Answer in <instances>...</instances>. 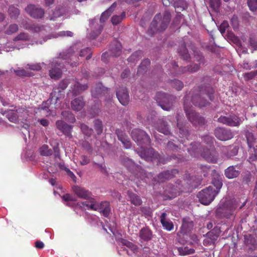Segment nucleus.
I'll return each mask as SVG.
<instances>
[{
  "mask_svg": "<svg viewBox=\"0 0 257 257\" xmlns=\"http://www.w3.org/2000/svg\"><path fill=\"white\" fill-rule=\"evenodd\" d=\"M108 89L105 87L101 83L97 84L91 91L93 97L97 98L108 93Z\"/></svg>",
  "mask_w": 257,
  "mask_h": 257,
  "instance_id": "obj_22",
  "label": "nucleus"
},
{
  "mask_svg": "<svg viewBox=\"0 0 257 257\" xmlns=\"http://www.w3.org/2000/svg\"><path fill=\"white\" fill-rule=\"evenodd\" d=\"M64 93L63 89L60 88H55L53 89L50 95L52 101L57 103L60 99L64 97Z\"/></svg>",
  "mask_w": 257,
  "mask_h": 257,
  "instance_id": "obj_28",
  "label": "nucleus"
},
{
  "mask_svg": "<svg viewBox=\"0 0 257 257\" xmlns=\"http://www.w3.org/2000/svg\"><path fill=\"white\" fill-rule=\"evenodd\" d=\"M139 237L142 241H150L153 238V232L148 227H143L139 231Z\"/></svg>",
  "mask_w": 257,
  "mask_h": 257,
  "instance_id": "obj_24",
  "label": "nucleus"
},
{
  "mask_svg": "<svg viewBox=\"0 0 257 257\" xmlns=\"http://www.w3.org/2000/svg\"><path fill=\"white\" fill-rule=\"evenodd\" d=\"M139 156L147 161L154 162L156 160L159 163L165 164L169 159H165L164 157L160 155L158 153L156 152L153 148L144 150L138 152ZM170 158L169 160H171Z\"/></svg>",
  "mask_w": 257,
  "mask_h": 257,
  "instance_id": "obj_5",
  "label": "nucleus"
},
{
  "mask_svg": "<svg viewBox=\"0 0 257 257\" xmlns=\"http://www.w3.org/2000/svg\"><path fill=\"white\" fill-rule=\"evenodd\" d=\"M62 115L63 117L65 118L71 122H73L75 120L74 115L69 111H63L62 112Z\"/></svg>",
  "mask_w": 257,
  "mask_h": 257,
  "instance_id": "obj_46",
  "label": "nucleus"
},
{
  "mask_svg": "<svg viewBox=\"0 0 257 257\" xmlns=\"http://www.w3.org/2000/svg\"><path fill=\"white\" fill-rule=\"evenodd\" d=\"M156 128L159 132L166 135L169 134L170 133L167 122L163 119L158 120Z\"/></svg>",
  "mask_w": 257,
  "mask_h": 257,
  "instance_id": "obj_29",
  "label": "nucleus"
},
{
  "mask_svg": "<svg viewBox=\"0 0 257 257\" xmlns=\"http://www.w3.org/2000/svg\"><path fill=\"white\" fill-rule=\"evenodd\" d=\"M199 69V65L197 64H194L188 66L187 67H184L181 68V71L182 73H185L186 72H195L198 71Z\"/></svg>",
  "mask_w": 257,
  "mask_h": 257,
  "instance_id": "obj_39",
  "label": "nucleus"
},
{
  "mask_svg": "<svg viewBox=\"0 0 257 257\" xmlns=\"http://www.w3.org/2000/svg\"><path fill=\"white\" fill-rule=\"evenodd\" d=\"M120 243L121 245L125 246L126 247L130 248L134 253L138 252V247L137 246L131 242H130L125 239H121L120 241Z\"/></svg>",
  "mask_w": 257,
  "mask_h": 257,
  "instance_id": "obj_38",
  "label": "nucleus"
},
{
  "mask_svg": "<svg viewBox=\"0 0 257 257\" xmlns=\"http://www.w3.org/2000/svg\"><path fill=\"white\" fill-rule=\"evenodd\" d=\"M217 195V190H215L213 186H209L200 191L197 197L201 203L209 204Z\"/></svg>",
  "mask_w": 257,
  "mask_h": 257,
  "instance_id": "obj_8",
  "label": "nucleus"
},
{
  "mask_svg": "<svg viewBox=\"0 0 257 257\" xmlns=\"http://www.w3.org/2000/svg\"><path fill=\"white\" fill-rule=\"evenodd\" d=\"M86 56V59L88 60L91 58V54L90 53V49L88 48L84 49L80 52L79 57H82Z\"/></svg>",
  "mask_w": 257,
  "mask_h": 257,
  "instance_id": "obj_52",
  "label": "nucleus"
},
{
  "mask_svg": "<svg viewBox=\"0 0 257 257\" xmlns=\"http://www.w3.org/2000/svg\"><path fill=\"white\" fill-rule=\"evenodd\" d=\"M245 137L250 154L248 161L250 162H253L257 160V136L247 131L245 133Z\"/></svg>",
  "mask_w": 257,
  "mask_h": 257,
  "instance_id": "obj_9",
  "label": "nucleus"
},
{
  "mask_svg": "<svg viewBox=\"0 0 257 257\" xmlns=\"http://www.w3.org/2000/svg\"><path fill=\"white\" fill-rule=\"evenodd\" d=\"M160 222L164 228L168 231L172 230L174 228L173 222L167 219V214L163 212L160 216Z\"/></svg>",
  "mask_w": 257,
  "mask_h": 257,
  "instance_id": "obj_27",
  "label": "nucleus"
},
{
  "mask_svg": "<svg viewBox=\"0 0 257 257\" xmlns=\"http://www.w3.org/2000/svg\"><path fill=\"white\" fill-rule=\"evenodd\" d=\"M82 147L89 152L92 150V148L91 145L87 141H83L81 143Z\"/></svg>",
  "mask_w": 257,
  "mask_h": 257,
  "instance_id": "obj_64",
  "label": "nucleus"
},
{
  "mask_svg": "<svg viewBox=\"0 0 257 257\" xmlns=\"http://www.w3.org/2000/svg\"><path fill=\"white\" fill-rule=\"evenodd\" d=\"M179 53L182 55L184 60H187L189 58V54L185 46L179 48Z\"/></svg>",
  "mask_w": 257,
  "mask_h": 257,
  "instance_id": "obj_51",
  "label": "nucleus"
},
{
  "mask_svg": "<svg viewBox=\"0 0 257 257\" xmlns=\"http://www.w3.org/2000/svg\"><path fill=\"white\" fill-rule=\"evenodd\" d=\"M122 162L123 165L130 171H134L135 168H138L132 160L129 158H124Z\"/></svg>",
  "mask_w": 257,
  "mask_h": 257,
  "instance_id": "obj_36",
  "label": "nucleus"
},
{
  "mask_svg": "<svg viewBox=\"0 0 257 257\" xmlns=\"http://www.w3.org/2000/svg\"><path fill=\"white\" fill-rule=\"evenodd\" d=\"M80 128L82 133L87 137H90L92 134L93 130L84 124H81Z\"/></svg>",
  "mask_w": 257,
  "mask_h": 257,
  "instance_id": "obj_45",
  "label": "nucleus"
},
{
  "mask_svg": "<svg viewBox=\"0 0 257 257\" xmlns=\"http://www.w3.org/2000/svg\"><path fill=\"white\" fill-rule=\"evenodd\" d=\"M102 29L103 26L99 25L95 32L93 31L89 34V37L92 39H95L100 34Z\"/></svg>",
  "mask_w": 257,
  "mask_h": 257,
  "instance_id": "obj_55",
  "label": "nucleus"
},
{
  "mask_svg": "<svg viewBox=\"0 0 257 257\" xmlns=\"http://www.w3.org/2000/svg\"><path fill=\"white\" fill-rule=\"evenodd\" d=\"M8 13L12 19H16L20 14V11L19 9L13 6L9 7Z\"/></svg>",
  "mask_w": 257,
  "mask_h": 257,
  "instance_id": "obj_41",
  "label": "nucleus"
},
{
  "mask_svg": "<svg viewBox=\"0 0 257 257\" xmlns=\"http://www.w3.org/2000/svg\"><path fill=\"white\" fill-rule=\"evenodd\" d=\"M57 128L61 131L65 136L71 138L72 137L71 132L72 127L68 125L62 120H57L56 122Z\"/></svg>",
  "mask_w": 257,
  "mask_h": 257,
  "instance_id": "obj_20",
  "label": "nucleus"
},
{
  "mask_svg": "<svg viewBox=\"0 0 257 257\" xmlns=\"http://www.w3.org/2000/svg\"><path fill=\"white\" fill-rule=\"evenodd\" d=\"M73 191L74 193L79 198L83 199L89 200V202L86 201V204H90L91 200H94L92 197L91 193L84 188L78 186H75L73 187Z\"/></svg>",
  "mask_w": 257,
  "mask_h": 257,
  "instance_id": "obj_16",
  "label": "nucleus"
},
{
  "mask_svg": "<svg viewBox=\"0 0 257 257\" xmlns=\"http://www.w3.org/2000/svg\"><path fill=\"white\" fill-rule=\"evenodd\" d=\"M94 125L97 134H101L103 131L102 121L99 119H96L94 121Z\"/></svg>",
  "mask_w": 257,
  "mask_h": 257,
  "instance_id": "obj_44",
  "label": "nucleus"
},
{
  "mask_svg": "<svg viewBox=\"0 0 257 257\" xmlns=\"http://www.w3.org/2000/svg\"><path fill=\"white\" fill-rule=\"evenodd\" d=\"M238 149L236 146H230L227 152V156L230 157L236 155L238 153Z\"/></svg>",
  "mask_w": 257,
  "mask_h": 257,
  "instance_id": "obj_50",
  "label": "nucleus"
},
{
  "mask_svg": "<svg viewBox=\"0 0 257 257\" xmlns=\"http://www.w3.org/2000/svg\"><path fill=\"white\" fill-rule=\"evenodd\" d=\"M142 52L141 51H138L133 53L128 59L127 60L130 62H135L137 61L140 57L142 56Z\"/></svg>",
  "mask_w": 257,
  "mask_h": 257,
  "instance_id": "obj_43",
  "label": "nucleus"
},
{
  "mask_svg": "<svg viewBox=\"0 0 257 257\" xmlns=\"http://www.w3.org/2000/svg\"><path fill=\"white\" fill-rule=\"evenodd\" d=\"M244 243L251 251L257 250V237L251 234H246L244 236Z\"/></svg>",
  "mask_w": 257,
  "mask_h": 257,
  "instance_id": "obj_21",
  "label": "nucleus"
},
{
  "mask_svg": "<svg viewBox=\"0 0 257 257\" xmlns=\"http://www.w3.org/2000/svg\"><path fill=\"white\" fill-rule=\"evenodd\" d=\"M39 152L41 155L44 156H51L53 153L52 150L49 149V147L47 145H44L40 148Z\"/></svg>",
  "mask_w": 257,
  "mask_h": 257,
  "instance_id": "obj_40",
  "label": "nucleus"
},
{
  "mask_svg": "<svg viewBox=\"0 0 257 257\" xmlns=\"http://www.w3.org/2000/svg\"><path fill=\"white\" fill-rule=\"evenodd\" d=\"M238 66L240 68H242L245 70H250L252 67H251V65H250V64H249L248 62L245 60L243 61L242 63H240L238 65Z\"/></svg>",
  "mask_w": 257,
  "mask_h": 257,
  "instance_id": "obj_62",
  "label": "nucleus"
},
{
  "mask_svg": "<svg viewBox=\"0 0 257 257\" xmlns=\"http://www.w3.org/2000/svg\"><path fill=\"white\" fill-rule=\"evenodd\" d=\"M177 127L179 129V133L181 136V137H186L188 134V131L185 127L183 126L179 122L177 123Z\"/></svg>",
  "mask_w": 257,
  "mask_h": 257,
  "instance_id": "obj_58",
  "label": "nucleus"
},
{
  "mask_svg": "<svg viewBox=\"0 0 257 257\" xmlns=\"http://www.w3.org/2000/svg\"><path fill=\"white\" fill-rule=\"evenodd\" d=\"M171 85L177 90H181L184 86V84L181 81L174 79L171 81Z\"/></svg>",
  "mask_w": 257,
  "mask_h": 257,
  "instance_id": "obj_47",
  "label": "nucleus"
},
{
  "mask_svg": "<svg viewBox=\"0 0 257 257\" xmlns=\"http://www.w3.org/2000/svg\"><path fill=\"white\" fill-rule=\"evenodd\" d=\"M257 75V70L251 71L243 74V78L245 81L250 80L254 78Z\"/></svg>",
  "mask_w": 257,
  "mask_h": 257,
  "instance_id": "obj_49",
  "label": "nucleus"
},
{
  "mask_svg": "<svg viewBox=\"0 0 257 257\" xmlns=\"http://www.w3.org/2000/svg\"><path fill=\"white\" fill-rule=\"evenodd\" d=\"M62 75V70L60 68H52L49 71V76L52 79H59Z\"/></svg>",
  "mask_w": 257,
  "mask_h": 257,
  "instance_id": "obj_35",
  "label": "nucleus"
},
{
  "mask_svg": "<svg viewBox=\"0 0 257 257\" xmlns=\"http://www.w3.org/2000/svg\"><path fill=\"white\" fill-rule=\"evenodd\" d=\"M212 186L215 190H217V194L219 193L220 189L221 188L222 186V182L219 179H214L212 181Z\"/></svg>",
  "mask_w": 257,
  "mask_h": 257,
  "instance_id": "obj_57",
  "label": "nucleus"
},
{
  "mask_svg": "<svg viewBox=\"0 0 257 257\" xmlns=\"http://www.w3.org/2000/svg\"><path fill=\"white\" fill-rule=\"evenodd\" d=\"M133 139L137 142L139 145H150L151 140L148 134L144 131L136 128L131 132Z\"/></svg>",
  "mask_w": 257,
  "mask_h": 257,
  "instance_id": "obj_11",
  "label": "nucleus"
},
{
  "mask_svg": "<svg viewBox=\"0 0 257 257\" xmlns=\"http://www.w3.org/2000/svg\"><path fill=\"white\" fill-rule=\"evenodd\" d=\"M125 17V12H122L120 15H115L111 18V22L113 25H117Z\"/></svg>",
  "mask_w": 257,
  "mask_h": 257,
  "instance_id": "obj_42",
  "label": "nucleus"
},
{
  "mask_svg": "<svg viewBox=\"0 0 257 257\" xmlns=\"http://www.w3.org/2000/svg\"><path fill=\"white\" fill-rule=\"evenodd\" d=\"M210 7L215 11H216L220 5V0H209Z\"/></svg>",
  "mask_w": 257,
  "mask_h": 257,
  "instance_id": "obj_54",
  "label": "nucleus"
},
{
  "mask_svg": "<svg viewBox=\"0 0 257 257\" xmlns=\"http://www.w3.org/2000/svg\"><path fill=\"white\" fill-rule=\"evenodd\" d=\"M116 95L118 100L123 105L127 104L130 98L128 91L125 87H119L116 90Z\"/></svg>",
  "mask_w": 257,
  "mask_h": 257,
  "instance_id": "obj_19",
  "label": "nucleus"
},
{
  "mask_svg": "<svg viewBox=\"0 0 257 257\" xmlns=\"http://www.w3.org/2000/svg\"><path fill=\"white\" fill-rule=\"evenodd\" d=\"M236 208V205L232 204L227 205L225 208L222 209L218 208L216 210V215L219 217L229 218L233 215L234 212Z\"/></svg>",
  "mask_w": 257,
  "mask_h": 257,
  "instance_id": "obj_15",
  "label": "nucleus"
},
{
  "mask_svg": "<svg viewBox=\"0 0 257 257\" xmlns=\"http://www.w3.org/2000/svg\"><path fill=\"white\" fill-rule=\"evenodd\" d=\"M213 89L209 85H202L191 95V102L198 107H204L213 100Z\"/></svg>",
  "mask_w": 257,
  "mask_h": 257,
  "instance_id": "obj_1",
  "label": "nucleus"
},
{
  "mask_svg": "<svg viewBox=\"0 0 257 257\" xmlns=\"http://www.w3.org/2000/svg\"><path fill=\"white\" fill-rule=\"evenodd\" d=\"M247 4L251 11L257 10V0H247Z\"/></svg>",
  "mask_w": 257,
  "mask_h": 257,
  "instance_id": "obj_59",
  "label": "nucleus"
},
{
  "mask_svg": "<svg viewBox=\"0 0 257 257\" xmlns=\"http://www.w3.org/2000/svg\"><path fill=\"white\" fill-rule=\"evenodd\" d=\"M239 167L237 166H231L225 170V176L228 179H232L237 177L240 172L238 170Z\"/></svg>",
  "mask_w": 257,
  "mask_h": 257,
  "instance_id": "obj_26",
  "label": "nucleus"
},
{
  "mask_svg": "<svg viewBox=\"0 0 257 257\" xmlns=\"http://www.w3.org/2000/svg\"><path fill=\"white\" fill-rule=\"evenodd\" d=\"M190 96L186 95L184 97V106L186 115L189 121L195 125H202L204 123L205 120L203 117L196 113L191 105L190 102Z\"/></svg>",
  "mask_w": 257,
  "mask_h": 257,
  "instance_id": "obj_4",
  "label": "nucleus"
},
{
  "mask_svg": "<svg viewBox=\"0 0 257 257\" xmlns=\"http://www.w3.org/2000/svg\"><path fill=\"white\" fill-rule=\"evenodd\" d=\"M127 194L132 204L136 206H139L142 204V201L139 196L130 191L127 192Z\"/></svg>",
  "mask_w": 257,
  "mask_h": 257,
  "instance_id": "obj_34",
  "label": "nucleus"
},
{
  "mask_svg": "<svg viewBox=\"0 0 257 257\" xmlns=\"http://www.w3.org/2000/svg\"><path fill=\"white\" fill-rule=\"evenodd\" d=\"M84 105V102L82 98H77L71 102V107L75 111L80 110Z\"/></svg>",
  "mask_w": 257,
  "mask_h": 257,
  "instance_id": "obj_31",
  "label": "nucleus"
},
{
  "mask_svg": "<svg viewBox=\"0 0 257 257\" xmlns=\"http://www.w3.org/2000/svg\"><path fill=\"white\" fill-rule=\"evenodd\" d=\"M89 158L85 155H82L80 157V163L81 165H86L90 163Z\"/></svg>",
  "mask_w": 257,
  "mask_h": 257,
  "instance_id": "obj_61",
  "label": "nucleus"
},
{
  "mask_svg": "<svg viewBox=\"0 0 257 257\" xmlns=\"http://www.w3.org/2000/svg\"><path fill=\"white\" fill-rule=\"evenodd\" d=\"M116 6V5L115 3H113L107 10L102 13L100 18V23H103L105 22V21L108 18L109 16L114 11Z\"/></svg>",
  "mask_w": 257,
  "mask_h": 257,
  "instance_id": "obj_32",
  "label": "nucleus"
},
{
  "mask_svg": "<svg viewBox=\"0 0 257 257\" xmlns=\"http://www.w3.org/2000/svg\"><path fill=\"white\" fill-rule=\"evenodd\" d=\"M115 133L118 140L122 143L123 147L126 149L131 148L132 146L131 142L125 134L118 129L116 130Z\"/></svg>",
  "mask_w": 257,
  "mask_h": 257,
  "instance_id": "obj_25",
  "label": "nucleus"
},
{
  "mask_svg": "<svg viewBox=\"0 0 257 257\" xmlns=\"http://www.w3.org/2000/svg\"><path fill=\"white\" fill-rule=\"evenodd\" d=\"M175 97L162 92H158L156 95V100L158 105L165 110H169L172 107Z\"/></svg>",
  "mask_w": 257,
  "mask_h": 257,
  "instance_id": "obj_7",
  "label": "nucleus"
},
{
  "mask_svg": "<svg viewBox=\"0 0 257 257\" xmlns=\"http://www.w3.org/2000/svg\"><path fill=\"white\" fill-rule=\"evenodd\" d=\"M170 20L171 15L168 12H165L163 18L160 14H157L151 23V27L163 31L167 28Z\"/></svg>",
  "mask_w": 257,
  "mask_h": 257,
  "instance_id": "obj_6",
  "label": "nucleus"
},
{
  "mask_svg": "<svg viewBox=\"0 0 257 257\" xmlns=\"http://www.w3.org/2000/svg\"><path fill=\"white\" fill-rule=\"evenodd\" d=\"M82 204L87 207L88 209L93 210H98L105 217H108L109 215L110 208L109 202L107 201L102 202L99 204L95 200H91L90 204H86V202H83Z\"/></svg>",
  "mask_w": 257,
  "mask_h": 257,
  "instance_id": "obj_10",
  "label": "nucleus"
},
{
  "mask_svg": "<svg viewBox=\"0 0 257 257\" xmlns=\"http://www.w3.org/2000/svg\"><path fill=\"white\" fill-rule=\"evenodd\" d=\"M29 38V35L27 33H21L19 35L16 36L14 39V41L16 42L17 41H26Z\"/></svg>",
  "mask_w": 257,
  "mask_h": 257,
  "instance_id": "obj_56",
  "label": "nucleus"
},
{
  "mask_svg": "<svg viewBox=\"0 0 257 257\" xmlns=\"http://www.w3.org/2000/svg\"><path fill=\"white\" fill-rule=\"evenodd\" d=\"M215 137L221 141H227L233 138L234 135L230 130L223 128L217 127L214 131Z\"/></svg>",
  "mask_w": 257,
  "mask_h": 257,
  "instance_id": "obj_14",
  "label": "nucleus"
},
{
  "mask_svg": "<svg viewBox=\"0 0 257 257\" xmlns=\"http://www.w3.org/2000/svg\"><path fill=\"white\" fill-rule=\"evenodd\" d=\"M27 13L35 19L42 18L44 14V11L41 8L33 5H30L26 8Z\"/></svg>",
  "mask_w": 257,
  "mask_h": 257,
  "instance_id": "obj_17",
  "label": "nucleus"
},
{
  "mask_svg": "<svg viewBox=\"0 0 257 257\" xmlns=\"http://www.w3.org/2000/svg\"><path fill=\"white\" fill-rule=\"evenodd\" d=\"M5 114L9 121L14 123H16L18 121V118L20 115V114L17 115L13 109L7 111Z\"/></svg>",
  "mask_w": 257,
  "mask_h": 257,
  "instance_id": "obj_37",
  "label": "nucleus"
},
{
  "mask_svg": "<svg viewBox=\"0 0 257 257\" xmlns=\"http://www.w3.org/2000/svg\"><path fill=\"white\" fill-rule=\"evenodd\" d=\"M150 61L149 59H147L144 60L141 63L139 68L138 72H141L142 71H144L147 68V67L150 65Z\"/></svg>",
  "mask_w": 257,
  "mask_h": 257,
  "instance_id": "obj_53",
  "label": "nucleus"
},
{
  "mask_svg": "<svg viewBox=\"0 0 257 257\" xmlns=\"http://www.w3.org/2000/svg\"><path fill=\"white\" fill-rule=\"evenodd\" d=\"M88 86L86 84H81L78 82H76L72 87V92L75 95L79 94L83 91L87 89Z\"/></svg>",
  "mask_w": 257,
  "mask_h": 257,
  "instance_id": "obj_33",
  "label": "nucleus"
},
{
  "mask_svg": "<svg viewBox=\"0 0 257 257\" xmlns=\"http://www.w3.org/2000/svg\"><path fill=\"white\" fill-rule=\"evenodd\" d=\"M191 147L188 149V152L191 155H196V154L200 153L201 155L206 161L212 163L217 162L218 154L214 147H210L209 149H203L202 150V145L199 143L191 144Z\"/></svg>",
  "mask_w": 257,
  "mask_h": 257,
  "instance_id": "obj_2",
  "label": "nucleus"
},
{
  "mask_svg": "<svg viewBox=\"0 0 257 257\" xmlns=\"http://www.w3.org/2000/svg\"><path fill=\"white\" fill-rule=\"evenodd\" d=\"M76 46L70 47L65 52L61 53L59 57L53 59L51 62V67L60 66L61 64V59L63 60H70L68 63L73 67L76 66L78 64L79 58L74 54Z\"/></svg>",
  "mask_w": 257,
  "mask_h": 257,
  "instance_id": "obj_3",
  "label": "nucleus"
},
{
  "mask_svg": "<svg viewBox=\"0 0 257 257\" xmlns=\"http://www.w3.org/2000/svg\"><path fill=\"white\" fill-rule=\"evenodd\" d=\"M192 222H189L187 220L186 218H183L182 225L181 227L180 230L178 233V234L184 235L187 233L189 231H190V228L192 227Z\"/></svg>",
  "mask_w": 257,
  "mask_h": 257,
  "instance_id": "obj_30",
  "label": "nucleus"
},
{
  "mask_svg": "<svg viewBox=\"0 0 257 257\" xmlns=\"http://www.w3.org/2000/svg\"><path fill=\"white\" fill-rule=\"evenodd\" d=\"M231 24L232 26L234 29H236L238 26V21L237 17L234 16L230 20Z\"/></svg>",
  "mask_w": 257,
  "mask_h": 257,
  "instance_id": "obj_63",
  "label": "nucleus"
},
{
  "mask_svg": "<svg viewBox=\"0 0 257 257\" xmlns=\"http://www.w3.org/2000/svg\"><path fill=\"white\" fill-rule=\"evenodd\" d=\"M23 27L33 33L44 35L47 32L46 27L38 24H30L27 21H23L21 23Z\"/></svg>",
  "mask_w": 257,
  "mask_h": 257,
  "instance_id": "obj_13",
  "label": "nucleus"
},
{
  "mask_svg": "<svg viewBox=\"0 0 257 257\" xmlns=\"http://www.w3.org/2000/svg\"><path fill=\"white\" fill-rule=\"evenodd\" d=\"M121 44L118 41L115 40L111 44L109 51L103 53L101 56V59L104 60L105 57L108 55H112L114 56H119L121 53Z\"/></svg>",
  "mask_w": 257,
  "mask_h": 257,
  "instance_id": "obj_18",
  "label": "nucleus"
},
{
  "mask_svg": "<svg viewBox=\"0 0 257 257\" xmlns=\"http://www.w3.org/2000/svg\"><path fill=\"white\" fill-rule=\"evenodd\" d=\"M19 30V26L17 24H14L10 25L6 31V33L8 35L12 34L14 33L17 32Z\"/></svg>",
  "mask_w": 257,
  "mask_h": 257,
  "instance_id": "obj_48",
  "label": "nucleus"
},
{
  "mask_svg": "<svg viewBox=\"0 0 257 257\" xmlns=\"http://www.w3.org/2000/svg\"><path fill=\"white\" fill-rule=\"evenodd\" d=\"M217 121L230 126H238L242 122L241 119L234 114L221 115L218 118Z\"/></svg>",
  "mask_w": 257,
  "mask_h": 257,
  "instance_id": "obj_12",
  "label": "nucleus"
},
{
  "mask_svg": "<svg viewBox=\"0 0 257 257\" xmlns=\"http://www.w3.org/2000/svg\"><path fill=\"white\" fill-rule=\"evenodd\" d=\"M202 139L204 143L209 145L210 147H211V145L213 143L214 141H215L214 138L209 135H206L204 136Z\"/></svg>",
  "mask_w": 257,
  "mask_h": 257,
  "instance_id": "obj_60",
  "label": "nucleus"
},
{
  "mask_svg": "<svg viewBox=\"0 0 257 257\" xmlns=\"http://www.w3.org/2000/svg\"><path fill=\"white\" fill-rule=\"evenodd\" d=\"M177 173L178 171L176 169L164 171L159 174L158 176V181L159 182H165L174 177L175 175Z\"/></svg>",
  "mask_w": 257,
  "mask_h": 257,
  "instance_id": "obj_23",
  "label": "nucleus"
}]
</instances>
